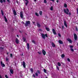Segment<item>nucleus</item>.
Masks as SVG:
<instances>
[{"mask_svg":"<svg viewBox=\"0 0 78 78\" xmlns=\"http://www.w3.org/2000/svg\"><path fill=\"white\" fill-rule=\"evenodd\" d=\"M64 11L65 13L66 14L69 15V10L68 9H64Z\"/></svg>","mask_w":78,"mask_h":78,"instance_id":"nucleus-1","label":"nucleus"},{"mask_svg":"<svg viewBox=\"0 0 78 78\" xmlns=\"http://www.w3.org/2000/svg\"><path fill=\"white\" fill-rule=\"evenodd\" d=\"M25 25V27H27V26H28L29 25H30V21H26Z\"/></svg>","mask_w":78,"mask_h":78,"instance_id":"nucleus-2","label":"nucleus"},{"mask_svg":"<svg viewBox=\"0 0 78 78\" xmlns=\"http://www.w3.org/2000/svg\"><path fill=\"white\" fill-rule=\"evenodd\" d=\"M20 16L21 19H23V11H22L20 12Z\"/></svg>","mask_w":78,"mask_h":78,"instance_id":"nucleus-3","label":"nucleus"},{"mask_svg":"<svg viewBox=\"0 0 78 78\" xmlns=\"http://www.w3.org/2000/svg\"><path fill=\"white\" fill-rule=\"evenodd\" d=\"M74 38L75 40L76 41L78 38V37H77V35H76V34H74Z\"/></svg>","mask_w":78,"mask_h":78,"instance_id":"nucleus-4","label":"nucleus"},{"mask_svg":"<svg viewBox=\"0 0 78 78\" xmlns=\"http://www.w3.org/2000/svg\"><path fill=\"white\" fill-rule=\"evenodd\" d=\"M41 36L42 37V38L44 39H45V34H42Z\"/></svg>","mask_w":78,"mask_h":78,"instance_id":"nucleus-5","label":"nucleus"},{"mask_svg":"<svg viewBox=\"0 0 78 78\" xmlns=\"http://www.w3.org/2000/svg\"><path fill=\"white\" fill-rule=\"evenodd\" d=\"M23 67L24 68H26V65H25V62L24 61L23 62Z\"/></svg>","mask_w":78,"mask_h":78,"instance_id":"nucleus-6","label":"nucleus"},{"mask_svg":"<svg viewBox=\"0 0 78 78\" xmlns=\"http://www.w3.org/2000/svg\"><path fill=\"white\" fill-rule=\"evenodd\" d=\"M1 64L2 67H5V65L3 63V62L2 61L1 62Z\"/></svg>","mask_w":78,"mask_h":78,"instance_id":"nucleus-7","label":"nucleus"},{"mask_svg":"<svg viewBox=\"0 0 78 78\" xmlns=\"http://www.w3.org/2000/svg\"><path fill=\"white\" fill-rule=\"evenodd\" d=\"M52 32L54 34H56V31L55 29H52Z\"/></svg>","mask_w":78,"mask_h":78,"instance_id":"nucleus-8","label":"nucleus"},{"mask_svg":"<svg viewBox=\"0 0 78 78\" xmlns=\"http://www.w3.org/2000/svg\"><path fill=\"white\" fill-rule=\"evenodd\" d=\"M36 23L37 27H38V28H40V27H41V25H40V24L38 22H37Z\"/></svg>","mask_w":78,"mask_h":78,"instance_id":"nucleus-9","label":"nucleus"},{"mask_svg":"<svg viewBox=\"0 0 78 78\" xmlns=\"http://www.w3.org/2000/svg\"><path fill=\"white\" fill-rule=\"evenodd\" d=\"M16 44H19V39L17 38H16Z\"/></svg>","mask_w":78,"mask_h":78,"instance_id":"nucleus-10","label":"nucleus"},{"mask_svg":"<svg viewBox=\"0 0 78 78\" xmlns=\"http://www.w3.org/2000/svg\"><path fill=\"white\" fill-rule=\"evenodd\" d=\"M13 13L15 16H16V15H17V13H16V11L15 10L13 11Z\"/></svg>","mask_w":78,"mask_h":78,"instance_id":"nucleus-11","label":"nucleus"},{"mask_svg":"<svg viewBox=\"0 0 78 78\" xmlns=\"http://www.w3.org/2000/svg\"><path fill=\"white\" fill-rule=\"evenodd\" d=\"M42 53L44 55H46V52L44 50H42Z\"/></svg>","mask_w":78,"mask_h":78,"instance_id":"nucleus-12","label":"nucleus"},{"mask_svg":"<svg viewBox=\"0 0 78 78\" xmlns=\"http://www.w3.org/2000/svg\"><path fill=\"white\" fill-rule=\"evenodd\" d=\"M3 1L4 3H6V0H0V2L1 3H3Z\"/></svg>","mask_w":78,"mask_h":78,"instance_id":"nucleus-13","label":"nucleus"},{"mask_svg":"<svg viewBox=\"0 0 78 78\" xmlns=\"http://www.w3.org/2000/svg\"><path fill=\"white\" fill-rule=\"evenodd\" d=\"M58 43L60 44H63V42L61 40H58Z\"/></svg>","mask_w":78,"mask_h":78,"instance_id":"nucleus-14","label":"nucleus"},{"mask_svg":"<svg viewBox=\"0 0 78 78\" xmlns=\"http://www.w3.org/2000/svg\"><path fill=\"white\" fill-rule=\"evenodd\" d=\"M64 25L66 28H67V23H66V21H64Z\"/></svg>","mask_w":78,"mask_h":78,"instance_id":"nucleus-15","label":"nucleus"},{"mask_svg":"<svg viewBox=\"0 0 78 78\" xmlns=\"http://www.w3.org/2000/svg\"><path fill=\"white\" fill-rule=\"evenodd\" d=\"M10 72L11 74H13V73H14V71H13V70L12 69H10Z\"/></svg>","mask_w":78,"mask_h":78,"instance_id":"nucleus-16","label":"nucleus"},{"mask_svg":"<svg viewBox=\"0 0 78 78\" xmlns=\"http://www.w3.org/2000/svg\"><path fill=\"white\" fill-rule=\"evenodd\" d=\"M67 40L70 43H72V40H70V39L69 38H68Z\"/></svg>","mask_w":78,"mask_h":78,"instance_id":"nucleus-17","label":"nucleus"},{"mask_svg":"<svg viewBox=\"0 0 78 78\" xmlns=\"http://www.w3.org/2000/svg\"><path fill=\"white\" fill-rule=\"evenodd\" d=\"M27 47L28 50H29L30 48V45H29V43L27 44Z\"/></svg>","mask_w":78,"mask_h":78,"instance_id":"nucleus-18","label":"nucleus"},{"mask_svg":"<svg viewBox=\"0 0 78 78\" xmlns=\"http://www.w3.org/2000/svg\"><path fill=\"white\" fill-rule=\"evenodd\" d=\"M52 45L53 47H55V44L53 43H52Z\"/></svg>","mask_w":78,"mask_h":78,"instance_id":"nucleus-19","label":"nucleus"},{"mask_svg":"<svg viewBox=\"0 0 78 78\" xmlns=\"http://www.w3.org/2000/svg\"><path fill=\"white\" fill-rule=\"evenodd\" d=\"M46 30L48 31H50V29L48 27H46Z\"/></svg>","mask_w":78,"mask_h":78,"instance_id":"nucleus-20","label":"nucleus"},{"mask_svg":"<svg viewBox=\"0 0 78 78\" xmlns=\"http://www.w3.org/2000/svg\"><path fill=\"white\" fill-rule=\"evenodd\" d=\"M4 19H5V21L6 22H8V20L6 18V16L4 17Z\"/></svg>","mask_w":78,"mask_h":78,"instance_id":"nucleus-21","label":"nucleus"},{"mask_svg":"<svg viewBox=\"0 0 78 78\" xmlns=\"http://www.w3.org/2000/svg\"><path fill=\"white\" fill-rule=\"evenodd\" d=\"M61 57L62 58H63L65 57V55L63 54L61 55Z\"/></svg>","mask_w":78,"mask_h":78,"instance_id":"nucleus-22","label":"nucleus"},{"mask_svg":"<svg viewBox=\"0 0 78 78\" xmlns=\"http://www.w3.org/2000/svg\"><path fill=\"white\" fill-rule=\"evenodd\" d=\"M64 7H65V8H67V4H64Z\"/></svg>","mask_w":78,"mask_h":78,"instance_id":"nucleus-23","label":"nucleus"},{"mask_svg":"<svg viewBox=\"0 0 78 78\" xmlns=\"http://www.w3.org/2000/svg\"><path fill=\"white\" fill-rule=\"evenodd\" d=\"M1 14L2 16H3V15H4V12H3V11L2 10H1Z\"/></svg>","mask_w":78,"mask_h":78,"instance_id":"nucleus-24","label":"nucleus"},{"mask_svg":"<svg viewBox=\"0 0 78 78\" xmlns=\"http://www.w3.org/2000/svg\"><path fill=\"white\" fill-rule=\"evenodd\" d=\"M23 40L24 41V42H25L26 41V38L24 37H23Z\"/></svg>","mask_w":78,"mask_h":78,"instance_id":"nucleus-25","label":"nucleus"},{"mask_svg":"<svg viewBox=\"0 0 78 78\" xmlns=\"http://www.w3.org/2000/svg\"><path fill=\"white\" fill-rule=\"evenodd\" d=\"M58 66H61V63H60V62H58Z\"/></svg>","mask_w":78,"mask_h":78,"instance_id":"nucleus-26","label":"nucleus"},{"mask_svg":"<svg viewBox=\"0 0 78 78\" xmlns=\"http://www.w3.org/2000/svg\"><path fill=\"white\" fill-rule=\"evenodd\" d=\"M42 11H40L39 12V14L41 16L42 15Z\"/></svg>","mask_w":78,"mask_h":78,"instance_id":"nucleus-27","label":"nucleus"},{"mask_svg":"<svg viewBox=\"0 0 78 78\" xmlns=\"http://www.w3.org/2000/svg\"><path fill=\"white\" fill-rule=\"evenodd\" d=\"M5 48L4 47H0V50H3Z\"/></svg>","mask_w":78,"mask_h":78,"instance_id":"nucleus-28","label":"nucleus"},{"mask_svg":"<svg viewBox=\"0 0 78 78\" xmlns=\"http://www.w3.org/2000/svg\"><path fill=\"white\" fill-rule=\"evenodd\" d=\"M32 42H33V43H34V44H36V42L34 41V40H32Z\"/></svg>","mask_w":78,"mask_h":78,"instance_id":"nucleus-29","label":"nucleus"},{"mask_svg":"<svg viewBox=\"0 0 78 78\" xmlns=\"http://www.w3.org/2000/svg\"><path fill=\"white\" fill-rule=\"evenodd\" d=\"M30 70L31 72L32 73L33 72L34 70H33V68H31Z\"/></svg>","mask_w":78,"mask_h":78,"instance_id":"nucleus-30","label":"nucleus"},{"mask_svg":"<svg viewBox=\"0 0 78 78\" xmlns=\"http://www.w3.org/2000/svg\"><path fill=\"white\" fill-rule=\"evenodd\" d=\"M29 1H26V5H27Z\"/></svg>","mask_w":78,"mask_h":78,"instance_id":"nucleus-31","label":"nucleus"},{"mask_svg":"<svg viewBox=\"0 0 78 78\" xmlns=\"http://www.w3.org/2000/svg\"><path fill=\"white\" fill-rule=\"evenodd\" d=\"M35 15H36V16H37L38 17H39V14L37 12L35 13Z\"/></svg>","mask_w":78,"mask_h":78,"instance_id":"nucleus-32","label":"nucleus"},{"mask_svg":"<svg viewBox=\"0 0 78 78\" xmlns=\"http://www.w3.org/2000/svg\"><path fill=\"white\" fill-rule=\"evenodd\" d=\"M44 72L45 73H47V70L45 69H44Z\"/></svg>","mask_w":78,"mask_h":78,"instance_id":"nucleus-33","label":"nucleus"},{"mask_svg":"<svg viewBox=\"0 0 78 78\" xmlns=\"http://www.w3.org/2000/svg\"><path fill=\"white\" fill-rule=\"evenodd\" d=\"M37 72L38 73H39V74H40V73H41L40 72V71H39V70H37Z\"/></svg>","mask_w":78,"mask_h":78,"instance_id":"nucleus-34","label":"nucleus"},{"mask_svg":"<svg viewBox=\"0 0 78 78\" xmlns=\"http://www.w3.org/2000/svg\"><path fill=\"white\" fill-rule=\"evenodd\" d=\"M50 10H51V11H53V6H52L51 7Z\"/></svg>","mask_w":78,"mask_h":78,"instance_id":"nucleus-35","label":"nucleus"},{"mask_svg":"<svg viewBox=\"0 0 78 78\" xmlns=\"http://www.w3.org/2000/svg\"><path fill=\"white\" fill-rule=\"evenodd\" d=\"M35 75L37 76H38V73H35Z\"/></svg>","mask_w":78,"mask_h":78,"instance_id":"nucleus-36","label":"nucleus"},{"mask_svg":"<svg viewBox=\"0 0 78 78\" xmlns=\"http://www.w3.org/2000/svg\"><path fill=\"white\" fill-rule=\"evenodd\" d=\"M44 3H47V0H44Z\"/></svg>","mask_w":78,"mask_h":78,"instance_id":"nucleus-37","label":"nucleus"},{"mask_svg":"<svg viewBox=\"0 0 78 78\" xmlns=\"http://www.w3.org/2000/svg\"><path fill=\"white\" fill-rule=\"evenodd\" d=\"M71 50L72 51H74V50L73 49V48H70Z\"/></svg>","mask_w":78,"mask_h":78,"instance_id":"nucleus-38","label":"nucleus"},{"mask_svg":"<svg viewBox=\"0 0 78 78\" xmlns=\"http://www.w3.org/2000/svg\"><path fill=\"white\" fill-rule=\"evenodd\" d=\"M56 68L57 69H58V70H59V67H58V66H56Z\"/></svg>","mask_w":78,"mask_h":78,"instance_id":"nucleus-39","label":"nucleus"},{"mask_svg":"<svg viewBox=\"0 0 78 78\" xmlns=\"http://www.w3.org/2000/svg\"><path fill=\"white\" fill-rule=\"evenodd\" d=\"M67 61H69V62H70V60L69 58H68Z\"/></svg>","mask_w":78,"mask_h":78,"instance_id":"nucleus-40","label":"nucleus"},{"mask_svg":"<svg viewBox=\"0 0 78 78\" xmlns=\"http://www.w3.org/2000/svg\"><path fill=\"white\" fill-rule=\"evenodd\" d=\"M76 31H78V28H77V27H76Z\"/></svg>","mask_w":78,"mask_h":78,"instance_id":"nucleus-41","label":"nucleus"},{"mask_svg":"<svg viewBox=\"0 0 78 78\" xmlns=\"http://www.w3.org/2000/svg\"><path fill=\"white\" fill-rule=\"evenodd\" d=\"M58 36H59V37H61V34H60V33L58 34Z\"/></svg>","mask_w":78,"mask_h":78,"instance_id":"nucleus-42","label":"nucleus"},{"mask_svg":"<svg viewBox=\"0 0 78 78\" xmlns=\"http://www.w3.org/2000/svg\"><path fill=\"white\" fill-rule=\"evenodd\" d=\"M5 77L6 78H8V76H7L6 75H5Z\"/></svg>","mask_w":78,"mask_h":78,"instance_id":"nucleus-43","label":"nucleus"},{"mask_svg":"<svg viewBox=\"0 0 78 78\" xmlns=\"http://www.w3.org/2000/svg\"><path fill=\"white\" fill-rule=\"evenodd\" d=\"M38 53L39 55H41V51H38Z\"/></svg>","mask_w":78,"mask_h":78,"instance_id":"nucleus-44","label":"nucleus"},{"mask_svg":"<svg viewBox=\"0 0 78 78\" xmlns=\"http://www.w3.org/2000/svg\"><path fill=\"white\" fill-rule=\"evenodd\" d=\"M45 37H48V36H47V34H45Z\"/></svg>","mask_w":78,"mask_h":78,"instance_id":"nucleus-45","label":"nucleus"},{"mask_svg":"<svg viewBox=\"0 0 78 78\" xmlns=\"http://www.w3.org/2000/svg\"><path fill=\"white\" fill-rule=\"evenodd\" d=\"M7 2H8V3H10V0H7Z\"/></svg>","mask_w":78,"mask_h":78,"instance_id":"nucleus-46","label":"nucleus"},{"mask_svg":"<svg viewBox=\"0 0 78 78\" xmlns=\"http://www.w3.org/2000/svg\"><path fill=\"white\" fill-rule=\"evenodd\" d=\"M10 57H11V58H12V54H10Z\"/></svg>","mask_w":78,"mask_h":78,"instance_id":"nucleus-47","label":"nucleus"},{"mask_svg":"<svg viewBox=\"0 0 78 78\" xmlns=\"http://www.w3.org/2000/svg\"><path fill=\"white\" fill-rule=\"evenodd\" d=\"M69 47L70 48H73V47L72 46L70 45Z\"/></svg>","mask_w":78,"mask_h":78,"instance_id":"nucleus-48","label":"nucleus"},{"mask_svg":"<svg viewBox=\"0 0 78 78\" xmlns=\"http://www.w3.org/2000/svg\"><path fill=\"white\" fill-rule=\"evenodd\" d=\"M33 77H34V78H35V77H36L35 76V75H34V74H33Z\"/></svg>","mask_w":78,"mask_h":78,"instance_id":"nucleus-49","label":"nucleus"},{"mask_svg":"<svg viewBox=\"0 0 78 78\" xmlns=\"http://www.w3.org/2000/svg\"><path fill=\"white\" fill-rule=\"evenodd\" d=\"M16 2L18 4H19V2H18V1H17V0H16Z\"/></svg>","mask_w":78,"mask_h":78,"instance_id":"nucleus-50","label":"nucleus"},{"mask_svg":"<svg viewBox=\"0 0 78 78\" xmlns=\"http://www.w3.org/2000/svg\"><path fill=\"white\" fill-rule=\"evenodd\" d=\"M77 14H78V8H77Z\"/></svg>","mask_w":78,"mask_h":78,"instance_id":"nucleus-51","label":"nucleus"},{"mask_svg":"<svg viewBox=\"0 0 78 78\" xmlns=\"http://www.w3.org/2000/svg\"><path fill=\"white\" fill-rule=\"evenodd\" d=\"M33 23L34 24H36V22H33Z\"/></svg>","mask_w":78,"mask_h":78,"instance_id":"nucleus-52","label":"nucleus"},{"mask_svg":"<svg viewBox=\"0 0 78 78\" xmlns=\"http://www.w3.org/2000/svg\"><path fill=\"white\" fill-rule=\"evenodd\" d=\"M64 26H62V29L63 30H64Z\"/></svg>","mask_w":78,"mask_h":78,"instance_id":"nucleus-53","label":"nucleus"},{"mask_svg":"<svg viewBox=\"0 0 78 78\" xmlns=\"http://www.w3.org/2000/svg\"><path fill=\"white\" fill-rule=\"evenodd\" d=\"M51 1H52V2H55V0H50Z\"/></svg>","mask_w":78,"mask_h":78,"instance_id":"nucleus-54","label":"nucleus"},{"mask_svg":"<svg viewBox=\"0 0 78 78\" xmlns=\"http://www.w3.org/2000/svg\"><path fill=\"white\" fill-rule=\"evenodd\" d=\"M69 14L70 16V15H71V13H70V12H69Z\"/></svg>","mask_w":78,"mask_h":78,"instance_id":"nucleus-55","label":"nucleus"},{"mask_svg":"<svg viewBox=\"0 0 78 78\" xmlns=\"http://www.w3.org/2000/svg\"><path fill=\"white\" fill-rule=\"evenodd\" d=\"M8 58H6V61H8Z\"/></svg>","mask_w":78,"mask_h":78,"instance_id":"nucleus-56","label":"nucleus"},{"mask_svg":"<svg viewBox=\"0 0 78 78\" xmlns=\"http://www.w3.org/2000/svg\"><path fill=\"white\" fill-rule=\"evenodd\" d=\"M34 1L35 2H36V1H37V0H34Z\"/></svg>","mask_w":78,"mask_h":78,"instance_id":"nucleus-57","label":"nucleus"},{"mask_svg":"<svg viewBox=\"0 0 78 78\" xmlns=\"http://www.w3.org/2000/svg\"><path fill=\"white\" fill-rule=\"evenodd\" d=\"M22 23H23V24H25V23L23 22H22Z\"/></svg>","mask_w":78,"mask_h":78,"instance_id":"nucleus-58","label":"nucleus"},{"mask_svg":"<svg viewBox=\"0 0 78 78\" xmlns=\"http://www.w3.org/2000/svg\"><path fill=\"white\" fill-rule=\"evenodd\" d=\"M0 78H2V76H1V75H0Z\"/></svg>","mask_w":78,"mask_h":78,"instance_id":"nucleus-59","label":"nucleus"},{"mask_svg":"<svg viewBox=\"0 0 78 78\" xmlns=\"http://www.w3.org/2000/svg\"><path fill=\"white\" fill-rule=\"evenodd\" d=\"M56 2H57V3H58V0H57L56 1Z\"/></svg>","mask_w":78,"mask_h":78,"instance_id":"nucleus-60","label":"nucleus"},{"mask_svg":"<svg viewBox=\"0 0 78 78\" xmlns=\"http://www.w3.org/2000/svg\"><path fill=\"white\" fill-rule=\"evenodd\" d=\"M9 54V53L8 52L7 53V55H8Z\"/></svg>","mask_w":78,"mask_h":78,"instance_id":"nucleus-61","label":"nucleus"},{"mask_svg":"<svg viewBox=\"0 0 78 78\" xmlns=\"http://www.w3.org/2000/svg\"><path fill=\"white\" fill-rule=\"evenodd\" d=\"M17 37H19V35H17Z\"/></svg>","mask_w":78,"mask_h":78,"instance_id":"nucleus-62","label":"nucleus"},{"mask_svg":"<svg viewBox=\"0 0 78 78\" xmlns=\"http://www.w3.org/2000/svg\"><path fill=\"white\" fill-rule=\"evenodd\" d=\"M46 78H48V77L46 76Z\"/></svg>","mask_w":78,"mask_h":78,"instance_id":"nucleus-63","label":"nucleus"},{"mask_svg":"<svg viewBox=\"0 0 78 78\" xmlns=\"http://www.w3.org/2000/svg\"><path fill=\"white\" fill-rule=\"evenodd\" d=\"M10 76H11V73H10Z\"/></svg>","mask_w":78,"mask_h":78,"instance_id":"nucleus-64","label":"nucleus"}]
</instances>
